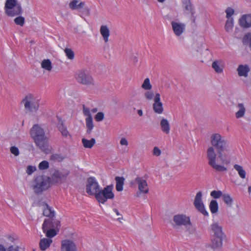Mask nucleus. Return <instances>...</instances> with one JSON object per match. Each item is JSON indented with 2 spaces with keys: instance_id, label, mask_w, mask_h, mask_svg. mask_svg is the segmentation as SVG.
<instances>
[{
  "instance_id": "nucleus-1",
  "label": "nucleus",
  "mask_w": 251,
  "mask_h": 251,
  "mask_svg": "<svg viewBox=\"0 0 251 251\" xmlns=\"http://www.w3.org/2000/svg\"><path fill=\"white\" fill-rule=\"evenodd\" d=\"M211 143L213 147H210L207 150V158L208 164L216 171L225 172L226 168L224 166L218 165L216 163L217 154L214 148L217 150L219 157L223 160V156L229 152L228 143L225 138L219 133L213 134L210 137Z\"/></svg>"
},
{
  "instance_id": "nucleus-2",
  "label": "nucleus",
  "mask_w": 251,
  "mask_h": 251,
  "mask_svg": "<svg viewBox=\"0 0 251 251\" xmlns=\"http://www.w3.org/2000/svg\"><path fill=\"white\" fill-rule=\"evenodd\" d=\"M30 134L36 145L42 151L47 153L49 149L43 129L38 125H35L30 130Z\"/></svg>"
},
{
  "instance_id": "nucleus-3",
  "label": "nucleus",
  "mask_w": 251,
  "mask_h": 251,
  "mask_svg": "<svg viewBox=\"0 0 251 251\" xmlns=\"http://www.w3.org/2000/svg\"><path fill=\"white\" fill-rule=\"evenodd\" d=\"M4 9L7 16H21L23 13L21 3L17 0H6Z\"/></svg>"
},
{
  "instance_id": "nucleus-4",
  "label": "nucleus",
  "mask_w": 251,
  "mask_h": 251,
  "mask_svg": "<svg viewBox=\"0 0 251 251\" xmlns=\"http://www.w3.org/2000/svg\"><path fill=\"white\" fill-rule=\"evenodd\" d=\"M60 226V222L55 219H45L42 225V230L46 236L50 238L54 237L57 233L55 228Z\"/></svg>"
},
{
  "instance_id": "nucleus-5",
  "label": "nucleus",
  "mask_w": 251,
  "mask_h": 251,
  "mask_svg": "<svg viewBox=\"0 0 251 251\" xmlns=\"http://www.w3.org/2000/svg\"><path fill=\"white\" fill-rule=\"evenodd\" d=\"M113 185L112 184L107 185L102 190H99L95 195L96 199L100 203L104 204L108 199H113L114 197V194L112 190Z\"/></svg>"
},
{
  "instance_id": "nucleus-6",
  "label": "nucleus",
  "mask_w": 251,
  "mask_h": 251,
  "mask_svg": "<svg viewBox=\"0 0 251 251\" xmlns=\"http://www.w3.org/2000/svg\"><path fill=\"white\" fill-rule=\"evenodd\" d=\"M25 109L30 112L36 111L39 108V99L32 94H28L23 100Z\"/></svg>"
},
{
  "instance_id": "nucleus-7",
  "label": "nucleus",
  "mask_w": 251,
  "mask_h": 251,
  "mask_svg": "<svg viewBox=\"0 0 251 251\" xmlns=\"http://www.w3.org/2000/svg\"><path fill=\"white\" fill-rule=\"evenodd\" d=\"M49 178L38 176L34 180V191L36 194H40L50 187Z\"/></svg>"
},
{
  "instance_id": "nucleus-8",
  "label": "nucleus",
  "mask_w": 251,
  "mask_h": 251,
  "mask_svg": "<svg viewBox=\"0 0 251 251\" xmlns=\"http://www.w3.org/2000/svg\"><path fill=\"white\" fill-rule=\"evenodd\" d=\"M75 78L76 81L80 84L87 85L94 84L92 76L86 71H77L75 74Z\"/></svg>"
},
{
  "instance_id": "nucleus-9",
  "label": "nucleus",
  "mask_w": 251,
  "mask_h": 251,
  "mask_svg": "<svg viewBox=\"0 0 251 251\" xmlns=\"http://www.w3.org/2000/svg\"><path fill=\"white\" fill-rule=\"evenodd\" d=\"M100 189V186L95 177L91 176L87 178L86 191L88 195L95 197Z\"/></svg>"
},
{
  "instance_id": "nucleus-10",
  "label": "nucleus",
  "mask_w": 251,
  "mask_h": 251,
  "mask_svg": "<svg viewBox=\"0 0 251 251\" xmlns=\"http://www.w3.org/2000/svg\"><path fill=\"white\" fill-rule=\"evenodd\" d=\"M138 184V189L140 193L147 194L149 192V188L146 180L141 177H137L135 179L130 182V186L131 187H135Z\"/></svg>"
},
{
  "instance_id": "nucleus-11",
  "label": "nucleus",
  "mask_w": 251,
  "mask_h": 251,
  "mask_svg": "<svg viewBox=\"0 0 251 251\" xmlns=\"http://www.w3.org/2000/svg\"><path fill=\"white\" fill-rule=\"evenodd\" d=\"M173 221L176 226H184L188 229L191 226L190 218L183 214H177L174 216Z\"/></svg>"
},
{
  "instance_id": "nucleus-12",
  "label": "nucleus",
  "mask_w": 251,
  "mask_h": 251,
  "mask_svg": "<svg viewBox=\"0 0 251 251\" xmlns=\"http://www.w3.org/2000/svg\"><path fill=\"white\" fill-rule=\"evenodd\" d=\"M69 174L68 170H56L51 176L52 181L54 183H61L65 181Z\"/></svg>"
},
{
  "instance_id": "nucleus-13",
  "label": "nucleus",
  "mask_w": 251,
  "mask_h": 251,
  "mask_svg": "<svg viewBox=\"0 0 251 251\" xmlns=\"http://www.w3.org/2000/svg\"><path fill=\"white\" fill-rule=\"evenodd\" d=\"M194 205L196 208L203 215L207 216L208 213L206 210L204 205L202 201V192H198L195 197Z\"/></svg>"
},
{
  "instance_id": "nucleus-14",
  "label": "nucleus",
  "mask_w": 251,
  "mask_h": 251,
  "mask_svg": "<svg viewBox=\"0 0 251 251\" xmlns=\"http://www.w3.org/2000/svg\"><path fill=\"white\" fill-rule=\"evenodd\" d=\"M172 29L176 36H180L185 30L186 25L184 23L177 21L171 22Z\"/></svg>"
},
{
  "instance_id": "nucleus-15",
  "label": "nucleus",
  "mask_w": 251,
  "mask_h": 251,
  "mask_svg": "<svg viewBox=\"0 0 251 251\" xmlns=\"http://www.w3.org/2000/svg\"><path fill=\"white\" fill-rule=\"evenodd\" d=\"M75 243L70 240H64L61 241V251H77Z\"/></svg>"
},
{
  "instance_id": "nucleus-16",
  "label": "nucleus",
  "mask_w": 251,
  "mask_h": 251,
  "mask_svg": "<svg viewBox=\"0 0 251 251\" xmlns=\"http://www.w3.org/2000/svg\"><path fill=\"white\" fill-rule=\"evenodd\" d=\"M39 205L43 207V214L44 216L49 217V219H54L55 212L50 206L44 201L40 202Z\"/></svg>"
},
{
  "instance_id": "nucleus-17",
  "label": "nucleus",
  "mask_w": 251,
  "mask_h": 251,
  "mask_svg": "<svg viewBox=\"0 0 251 251\" xmlns=\"http://www.w3.org/2000/svg\"><path fill=\"white\" fill-rule=\"evenodd\" d=\"M211 229L213 233L211 237H225V235L222 231V227L217 223L211 225Z\"/></svg>"
},
{
  "instance_id": "nucleus-18",
  "label": "nucleus",
  "mask_w": 251,
  "mask_h": 251,
  "mask_svg": "<svg viewBox=\"0 0 251 251\" xmlns=\"http://www.w3.org/2000/svg\"><path fill=\"white\" fill-rule=\"evenodd\" d=\"M224 237H211V244L210 246L212 249L215 250L221 248L223 245V240Z\"/></svg>"
},
{
  "instance_id": "nucleus-19",
  "label": "nucleus",
  "mask_w": 251,
  "mask_h": 251,
  "mask_svg": "<svg viewBox=\"0 0 251 251\" xmlns=\"http://www.w3.org/2000/svg\"><path fill=\"white\" fill-rule=\"evenodd\" d=\"M69 7L72 10H79L85 6V2L80 0H73L69 4Z\"/></svg>"
},
{
  "instance_id": "nucleus-20",
  "label": "nucleus",
  "mask_w": 251,
  "mask_h": 251,
  "mask_svg": "<svg viewBox=\"0 0 251 251\" xmlns=\"http://www.w3.org/2000/svg\"><path fill=\"white\" fill-rule=\"evenodd\" d=\"M238 75L240 76L247 77L250 71V68L247 65H240L237 69Z\"/></svg>"
},
{
  "instance_id": "nucleus-21",
  "label": "nucleus",
  "mask_w": 251,
  "mask_h": 251,
  "mask_svg": "<svg viewBox=\"0 0 251 251\" xmlns=\"http://www.w3.org/2000/svg\"><path fill=\"white\" fill-rule=\"evenodd\" d=\"M182 4L185 10L188 11V14L194 15V8L190 0H182Z\"/></svg>"
},
{
  "instance_id": "nucleus-22",
  "label": "nucleus",
  "mask_w": 251,
  "mask_h": 251,
  "mask_svg": "<svg viewBox=\"0 0 251 251\" xmlns=\"http://www.w3.org/2000/svg\"><path fill=\"white\" fill-rule=\"evenodd\" d=\"M52 242L51 239L43 238L40 240L39 242V247L41 251H45L50 245Z\"/></svg>"
},
{
  "instance_id": "nucleus-23",
  "label": "nucleus",
  "mask_w": 251,
  "mask_h": 251,
  "mask_svg": "<svg viewBox=\"0 0 251 251\" xmlns=\"http://www.w3.org/2000/svg\"><path fill=\"white\" fill-rule=\"evenodd\" d=\"M241 26L248 28L251 26V17H241L239 19Z\"/></svg>"
},
{
  "instance_id": "nucleus-24",
  "label": "nucleus",
  "mask_w": 251,
  "mask_h": 251,
  "mask_svg": "<svg viewBox=\"0 0 251 251\" xmlns=\"http://www.w3.org/2000/svg\"><path fill=\"white\" fill-rule=\"evenodd\" d=\"M100 32L105 42H107L110 35V31L106 25H102L100 28Z\"/></svg>"
},
{
  "instance_id": "nucleus-25",
  "label": "nucleus",
  "mask_w": 251,
  "mask_h": 251,
  "mask_svg": "<svg viewBox=\"0 0 251 251\" xmlns=\"http://www.w3.org/2000/svg\"><path fill=\"white\" fill-rule=\"evenodd\" d=\"M160 126L162 131L166 133L169 134L170 130V127L168 120L163 118L160 121Z\"/></svg>"
},
{
  "instance_id": "nucleus-26",
  "label": "nucleus",
  "mask_w": 251,
  "mask_h": 251,
  "mask_svg": "<svg viewBox=\"0 0 251 251\" xmlns=\"http://www.w3.org/2000/svg\"><path fill=\"white\" fill-rule=\"evenodd\" d=\"M116 182V189L118 192L122 191L123 190V185L124 184L125 178L123 176H116L115 177Z\"/></svg>"
},
{
  "instance_id": "nucleus-27",
  "label": "nucleus",
  "mask_w": 251,
  "mask_h": 251,
  "mask_svg": "<svg viewBox=\"0 0 251 251\" xmlns=\"http://www.w3.org/2000/svg\"><path fill=\"white\" fill-rule=\"evenodd\" d=\"M86 125L87 127V133L90 134L94 127L93 118L92 116L86 118Z\"/></svg>"
},
{
  "instance_id": "nucleus-28",
  "label": "nucleus",
  "mask_w": 251,
  "mask_h": 251,
  "mask_svg": "<svg viewBox=\"0 0 251 251\" xmlns=\"http://www.w3.org/2000/svg\"><path fill=\"white\" fill-rule=\"evenodd\" d=\"M82 142L83 146L85 148H92L96 143V140L94 138H92L91 140H87L85 138L82 139Z\"/></svg>"
},
{
  "instance_id": "nucleus-29",
  "label": "nucleus",
  "mask_w": 251,
  "mask_h": 251,
  "mask_svg": "<svg viewBox=\"0 0 251 251\" xmlns=\"http://www.w3.org/2000/svg\"><path fill=\"white\" fill-rule=\"evenodd\" d=\"M239 108L238 111L236 113V117L237 118H240L243 117L245 112V107L243 103H238L237 105Z\"/></svg>"
},
{
  "instance_id": "nucleus-30",
  "label": "nucleus",
  "mask_w": 251,
  "mask_h": 251,
  "mask_svg": "<svg viewBox=\"0 0 251 251\" xmlns=\"http://www.w3.org/2000/svg\"><path fill=\"white\" fill-rule=\"evenodd\" d=\"M57 127L63 136H67L68 135V131L66 127L63 125V122L61 120L59 121Z\"/></svg>"
},
{
  "instance_id": "nucleus-31",
  "label": "nucleus",
  "mask_w": 251,
  "mask_h": 251,
  "mask_svg": "<svg viewBox=\"0 0 251 251\" xmlns=\"http://www.w3.org/2000/svg\"><path fill=\"white\" fill-rule=\"evenodd\" d=\"M234 168L238 172L239 176L242 178H245L246 177V173L241 166L235 164L234 165Z\"/></svg>"
},
{
  "instance_id": "nucleus-32",
  "label": "nucleus",
  "mask_w": 251,
  "mask_h": 251,
  "mask_svg": "<svg viewBox=\"0 0 251 251\" xmlns=\"http://www.w3.org/2000/svg\"><path fill=\"white\" fill-rule=\"evenodd\" d=\"M153 109L155 113L159 114H162L163 112L162 103H154L153 104Z\"/></svg>"
},
{
  "instance_id": "nucleus-33",
  "label": "nucleus",
  "mask_w": 251,
  "mask_h": 251,
  "mask_svg": "<svg viewBox=\"0 0 251 251\" xmlns=\"http://www.w3.org/2000/svg\"><path fill=\"white\" fill-rule=\"evenodd\" d=\"M228 18L226 22L225 25V29L226 31H230L233 26V19L232 17H227Z\"/></svg>"
},
{
  "instance_id": "nucleus-34",
  "label": "nucleus",
  "mask_w": 251,
  "mask_h": 251,
  "mask_svg": "<svg viewBox=\"0 0 251 251\" xmlns=\"http://www.w3.org/2000/svg\"><path fill=\"white\" fill-rule=\"evenodd\" d=\"M209 208L212 213H216L218 210V204L216 200H212L209 204Z\"/></svg>"
},
{
  "instance_id": "nucleus-35",
  "label": "nucleus",
  "mask_w": 251,
  "mask_h": 251,
  "mask_svg": "<svg viewBox=\"0 0 251 251\" xmlns=\"http://www.w3.org/2000/svg\"><path fill=\"white\" fill-rule=\"evenodd\" d=\"M42 67L48 71H50L52 69L51 62L50 59L44 60L41 64Z\"/></svg>"
},
{
  "instance_id": "nucleus-36",
  "label": "nucleus",
  "mask_w": 251,
  "mask_h": 251,
  "mask_svg": "<svg viewBox=\"0 0 251 251\" xmlns=\"http://www.w3.org/2000/svg\"><path fill=\"white\" fill-rule=\"evenodd\" d=\"M212 67L217 73H221L223 71V68L220 66L218 61H215L212 63Z\"/></svg>"
},
{
  "instance_id": "nucleus-37",
  "label": "nucleus",
  "mask_w": 251,
  "mask_h": 251,
  "mask_svg": "<svg viewBox=\"0 0 251 251\" xmlns=\"http://www.w3.org/2000/svg\"><path fill=\"white\" fill-rule=\"evenodd\" d=\"M142 87L147 90H149L151 89L152 86L150 83V79L149 78H146L144 81L142 85Z\"/></svg>"
},
{
  "instance_id": "nucleus-38",
  "label": "nucleus",
  "mask_w": 251,
  "mask_h": 251,
  "mask_svg": "<svg viewBox=\"0 0 251 251\" xmlns=\"http://www.w3.org/2000/svg\"><path fill=\"white\" fill-rule=\"evenodd\" d=\"M64 51L68 59L72 60L74 58L75 53L71 49L66 48L65 49Z\"/></svg>"
},
{
  "instance_id": "nucleus-39",
  "label": "nucleus",
  "mask_w": 251,
  "mask_h": 251,
  "mask_svg": "<svg viewBox=\"0 0 251 251\" xmlns=\"http://www.w3.org/2000/svg\"><path fill=\"white\" fill-rule=\"evenodd\" d=\"M223 199L224 201L227 205L231 206L233 201L232 199L229 195H223Z\"/></svg>"
},
{
  "instance_id": "nucleus-40",
  "label": "nucleus",
  "mask_w": 251,
  "mask_h": 251,
  "mask_svg": "<svg viewBox=\"0 0 251 251\" xmlns=\"http://www.w3.org/2000/svg\"><path fill=\"white\" fill-rule=\"evenodd\" d=\"M49 167V163L47 161H43L39 164L38 168L40 170H46Z\"/></svg>"
},
{
  "instance_id": "nucleus-41",
  "label": "nucleus",
  "mask_w": 251,
  "mask_h": 251,
  "mask_svg": "<svg viewBox=\"0 0 251 251\" xmlns=\"http://www.w3.org/2000/svg\"><path fill=\"white\" fill-rule=\"evenodd\" d=\"M210 195L214 199H218L221 196L223 197L222 192L221 191L214 190L211 192Z\"/></svg>"
},
{
  "instance_id": "nucleus-42",
  "label": "nucleus",
  "mask_w": 251,
  "mask_h": 251,
  "mask_svg": "<svg viewBox=\"0 0 251 251\" xmlns=\"http://www.w3.org/2000/svg\"><path fill=\"white\" fill-rule=\"evenodd\" d=\"M15 24L20 26H23L25 23V19L24 17H17L14 19Z\"/></svg>"
},
{
  "instance_id": "nucleus-43",
  "label": "nucleus",
  "mask_w": 251,
  "mask_h": 251,
  "mask_svg": "<svg viewBox=\"0 0 251 251\" xmlns=\"http://www.w3.org/2000/svg\"><path fill=\"white\" fill-rule=\"evenodd\" d=\"M50 159L53 161H61L63 160V157L59 154H54L50 156Z\"/></svg>"
},
{
  "instance_id": "nucleus-44",
  "label": "nucleus",
  "mask_w": 251,
  "mask_h": 251,
  "mask_svg": "<svg viewBox=\"0 0 251 251\" xmlns=\"http://www.w3.org/2000/svg\"><path fill=\"white\" fill-rule=\"evenodd\" d=\"M104 113L102 112H98L95 116V119L97 122H100L104 119Z\"/></svg>"
},
{
  "instance_id": "nucleus-45",
  "label": "nucleus",
  "mask_w": 251,
  "mask_h": 251,
  "mask_svg": "<svg viewBox=\"0 0 251 251\" xmlns=\"http://www.w3.org/2000/svg\"><path fill=\"white\" fill-rule=\"evenodd\" d=\"M83 113L84 115L87 116V117L92 116L89 108L85 107L84 104L83 105Z\"/></svg>"
},
{
  "instance_id": "nucleus-46",
  "label": "nucleus",
  "mask_w": 251,
  "mask_h": 251,
  "mask_svg": "<svg viewBox=\"0 0 251 251\" xmlns=\"http://www.w3.org/2000/svg\"><path fill=\"white\" fill-rule=\"evenodd\" d=\"M11 152L15 156H18L19 154V151L17 147L13 146L10 149Z\"/></svg>"
},
{
  "instance_id": "nucleus-47",
  "label": "nucleus",
  "mask_w": 251,
  "mask_h": 251,
  "mask_svg": "<svg viewBox=\"0 0 251 251\" xmlns=\"http://www.w3.org/2000/svg\"><path fill=\"white\" fill-rule=\"evenodd\" d=\"M36 167L32 166H28L26 169V173L28 175H31L34 172L36 171Z\"/></svg>"
},
{
  "instance_id": "nucleus-48",
  "label": "nucleus",
  "mask_w": 251,
  "mask_h": 251,
  "mask_svg": "<svg viewBox=\"0 0 251 251\" xmlns=\"http://www.w3.org/2000/svg\"><path fill=\"white\" fill-rule=\"evenodd\" d=\"M145 96L147 100H151L153 99L154 94L152 91H147L145 93Z\"/></svg>"
},
{
  "instance_id": "nucleus-49",
  "label": "nucleus",
  "mask_w": 251,
  "mask_h": 251,
  "mask_svg": "<svg viewBox=\"0 0 251 251\" xmlns=\"http://www.w3.org/2000/svg\"><path fill=\"white\" fill-rule=\"evenodd\" d=\"M226 16H232L234 14V10L231 7H228L226 10Z\"/></svg>"
},
{
  "instance_id": "nucleus-50",
  "label": "nucleus",
  "mask_w": 251,
  "mask_h": 251,
  "mask_svg": "<svg viewBox=\"0 0 251 251\" xmlns=\"http://www.w3.org/2000/svg\"><path fill=\"white\" fill-rule=\"evenodd\" d=\"M153 154L156 156H159L161 154L160 150L158 148L155 147L153 150Z\"/></svg>"
},
{
  "instance_id": "nucleus-51",
  "label": "nucleus",
  "mask_w": 251,
  "mask_h": 251,
  "mask_svg": "<svg viewBox=\"0 0 251 251\" xmlns=\"http://www.w3.org/2000/svg\"><path fill=\"white\" fill-rule=\"evenodd\" d=\"M6 251H19V248L18 246L11 245L6 249Z\"/></svg>"
},
{
  "instance_id": "nucleus-52",
  "label": "nucleus",
  "mask_w": 251,
  "mask_h": 251,
  "mask_svg": "<svg viewBox=\"0 0 251 251\" xmlns=\"http://www.w3.org/2000/svg\"><path fill=\"white\" fill-rule=\"evenodd\" d=\"M154 103H160V95L159 93H156L154 98Z\"/></svg>"
},
{
  "instance_id": "nucleus-53",
  "label": "nucleus",
  "mask_w": 251,
  "mask_h": 251,
  "mask_svg": "<svg viewBox=\"0 0 251 251\" xmlns=\"http://www.w3.org/2000/svg\"><path fill=\"white\" fill-rule=\"evenodd\" d=\"M203 54L205 55V58L206 59H209L210 58V51H209L208 49H206L205 50L204 52H203Z\"/></svg>"
},
{
  "instance_id": "nucleus-54",
  "label": "nucleus",
  "mask_w": 251,
  "mask_h": 251,
  "mask_svg": "<svg viewBox=\"0 0 251 251\" xmlns=\"http://www.w3.org/2000/svg\"><path fill=\"white\" fill-rule=\"evenodd\" d=\"M120 144L122 145L127 146L128 142H127V140L126 138H123L121 139V140L120 141Z\"/></svg>"
},
{
  "instance_id": "nucleus-55",
  "label": "nucleus",
  "mask_w": 251,
  "mask_h": 251,
  "mask_svg": "<svg viewBox=\"0 0 251 251\" xmlns=\"http://www.w3.org/2000/svg\"><path fill=\"white\" fill-rule=\"evenodd\" d=\"M113 211H114V212L117 214V215H118V216H121V217H119V218H118L117 219V220H118V221H120L121 219H123V216H122V215H121V214H120L119 212L118 211V210L116 208H114V209H113Z\"/></svg>"
},
{
  "instance_id": "nucleus-56",
  "label": "nucleus",
  "mask_w": 251,
  "mask_h": 251,
  "mask_svg": "<svg viewBox=\"0 0 251 251\" xmlns=\"http://www.w3.org/2000/svg\"><path fill=\"white\" fill-rule=\"evenodd\" d=\"M7 238L11 242H14L15 240V238L13 236L11 235H8L7 236Z\"/></svg>"
},
{
  "instance_id": "nucleus-57",
  "label": "nucleus",
  "mask_w": 251,
  "mask_h": 251,
  "mask_svg": "<svg viewBox=\"0 0 251 251\" xmlns=\"http://www.w3.org/2000/svg\"><path fill=\"white\" fill-rule=\"evenodd\" d=\"M0 251H6V249L3 245L0 244Z\"/></svg>"
},
{
  "instance_id": "nucleus-58",
  "label": "nucleus",
  "mask_w": 251,
  "mask_h": 251,
  "mask_svg": "<svg viewBox=\"0 0 251 251\" xmlns=\"http://www.w3.org/2000/svg\"><path fill=\"white\" fill-rule=\"evenodd\" d=\"M137 113H138V115L140 116H142L143 115V111L141 109L138 110Z\"/></svg>"
},
{
  "instance_id": "nucleus-59",
  "label": "nucleus",
  "mask_w": 251,
  "mask_h": 251,
  "mask_svg": "<svg viewBox=\"0 0 251 251\" xmlns=\"http://www.w3.org/2000/svg\"><path fill=\"white\" fill-rule=\"evenodd\" d=\"M91 111L93 113H96L98 111V109H97V108H95L92 109Z\"/></svg>"
},
{
  "instance_id": "nucleus-60",
  "label": "nucleus",
  "mask_w": 251,
  "mask_h": 251,
  "mask_svg": "<svg viewBox=\"0 0 251 251\" xmlns=\"http://www.w3.org/2000/svg\"><path fill=\"white\" fill-rule=\"evenodd\" d=\"M248 192L250 193V194H251V186H249L248 187Z\"/></svg>"
},
{
  "instance_id": "nucleus-61",
  "label": "nucleus",
  "mask_w": 251,
  "mask_h": 251,
  "mask_svg": "<svg viewBox=\"0 0 251 251\" xmlns=\"http://www.w3.org/2000/svg\"><path fill=\"white\" fill-rule=\"evenodd\" d=\"M159 2H160V3H163L164 2L165 0H157Z\"/></svg>"
},
{
  "instance_id": "nucleus-62",
  "label": "nucleus",
  "mask_w": 251,
  "mask_h": 251,
  "mask_svg": "<svg viewBox=\"0 0 251 251\" xmlns=\"http://www.w3.org/2000/svg\"><path fill=\"white\" fill-rule=\"evenodd\" d=\"M243 16H251V15L250 14H244Z\"/></svg>"
},
{
  "instance_id": "nucleus-63",
  "label": "nucleus",
  "mask_w": 251,
  "mask_h": 251,
  "mask_svg": "<svg viewBox=\"0 0 251 251\" xmlns=\"http://www.w3.org/2000/svg\"><path fill=\"white\" fill-rule=\"evenodd\" d=\"M134 61H137V58L135 57V58H134Z\"/></svg>"
},
{
  "instance_id": "nucleus-64",
  "label": "nucleus",
  "mask_w": 251,
  "mask_h": 251,
  "mask_svg": "<svg viewBox=\"0 0 251 251\" xmlns=\"http://www.w3.org/2000/svg\"><path fill=\"white\" fill-rule=\"evenodd\" d=\"M192 21H193V22H195V18H193V19H192Z\"/></svg>"
}]
</instances>
